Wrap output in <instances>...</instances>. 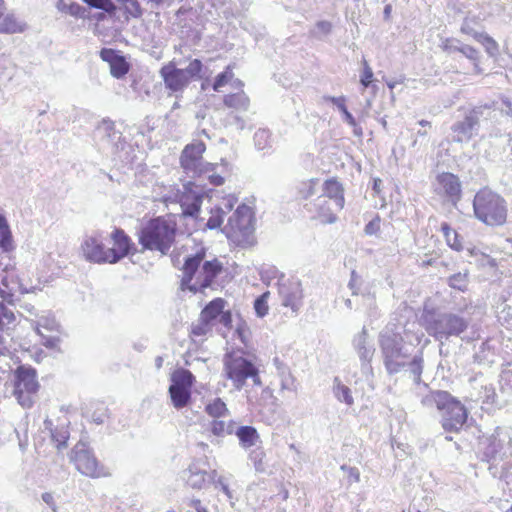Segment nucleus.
<instances>
[{
  "mask_svg": "<svg viewBox=\"0 0 512 512\" xmlns=\"http://www.w3.org/2000/svg\"><path fill=\"white\" fill-rule=\"evenodd\" d=\"M176 229L161 217L151 219L138 232V241L144 250L167 254L175 241Z\"/></svg>",
  "mask_w": 512,
  "mask_h": 512,
  "instance_id": "nucleus-4",
  "label": "nucleus"
},
{
  "mask_svg": "<svg viewBox=\"0 0 512 512\" xmlns=\"http://www.w3.org/2000/svg\"><path fill=\"white\" fill-rule=\"evenodd\" d=\"M97 135L108 146H114L121 138V133L115 130L114 125L106 121L97 128Z\"/></svg>",
  "mask_w": 512,
  "mask_h": 512,
  "instance_id": "nucleus-33",
  "label": "nucleus"
},
{
  "mask_svg": "<svg viewBox=\"0 0 512 512\" xmlns=\"http://www.w3.org/2000/svg\"><path fill=\"white\" fill-rule=\"evenodd\" d=\"M234 434L237 436L240 445L245 448H251L260 442V436L255 427L245 425L237 426L234 430Z\"/></svg>",
  "mask_w": 512,
  "mask_h": 512,
  "instance_id": "nucleus-27",
  "label": "nucleus"
},
{
  "mask_svg": "<svg viewBox=\"0 0 512 512\" xmlns=\"http://www.w3.org/2000/svg\"><path fill=\"white\" fill-rule=\"evenodd\" d=\"M225 326L228 329H233L232 339L236 337L241 341L245 346L248 345V341L250 338V330L248 329L246 322H237L236 327L234 328L232 322H224Z\"/></svg>",
  "mask_w": 512,
  "mask_h": 512,
  "instance_id": "nucleus-40",
  "label": "nucleus"
},
{
  "mask_svg": "<svg viewBox=\"0 0 512 512\" xmlns=\"http://www.w3.org/2000/svg\"><path fill=\"white\" fill-rule=\"evenodd\" d=\"M317 209L318 217L321 222L326 224H332L337 220L336 212L342 208H335L333 200L327 197H318L314 203Z\"/></svg>",
  "mask_w": 512,
  "mask_h": 512,
  "instance_id": "nucleus-25",
  "label": "nucleus"
},
{
  "mask_svg": "<svg viewBox=\"0 0 512 512\" xmlns=\"http://www.w3.org/2000/svg\"><path fill=\"white\" fill-rule=\"evenodd\" d=\"M107 418L108 409L103 405L98 406L91 415V420L98 425L103 424Z\"/></svg>",
  "mask_w": 512,
  "mask_h": 512,
  "instance_id": "nucleus-56",
  "label": "nucleus"
},
{
  "mask_svg": "<svg viewBox=\"0 0 512 512\" xmlns=\"http://www.w3.org/2000/svg\"><path fill=\"white\" fill-rule=\"evenodd\" d=\"M14 395L23 408L33 405V395L39 389L37 372L31 366L20 365L14 372Z\"/></svg>",
  "mask_w": 512,
  "mask_h": 512,
  "instance_id": "nucleus-7",
  "label": "nucleus"
},
{
  "mask_svg": "<svg viewBox=\"0 0 512 512\" xmlns=\"http://www.w3.org/2000/svg\"><path fill=\"white\" fill-rule=\"evenodd\" d=\"M464 44H462L459 40L455 39H447L443 45V50L451 55L456 52H461V47H463Z\"/></svg>",
  "mask_w": 512,
  "mask_h": 512,
  "instance_id": "nucleus-58",
  "label": "nucleus"
},
{
  "mask_svg": "<svg viewBox=\"0 0 512 512\" xmlns=\"http://www.w3.org/2000/svg\"><path fill=\"white\" fill-rule=\"evenodd\" d=\"M205 150L206 145L200 140H195L184 147L180 156V164L186 174H191L193 177L201 175L204 170L203 153Z\"/></svg>",
  "mask_w": 512,
  "mask_h": 512,
  "instance_id": "nucleus-12",
  "label": "nucleus"
},
{
  "mask_svg": "<svg viewBox=\"0 0 512 512\" xmlns=\"http://www.w3.org/2000/svg\"><path fill=\"white\" fill-rule=\"evenodd\" d=\"M194 382V375L187 369L180 368L173 372L168 392L176 409H182L191 402Z\"/></svg>",
  "mask_w": 512,
  "mask_h": 512,
  "instance_id": "nucleus-8",
  "label": "nucleus"
},
{
  "mask_svg": "<svg viewBox=\"0 0 512 512\" xmlns=\"http://www.w3.org/2000/svg\"><path fill=\"white\" fill-rule=\"evenodd\" d=\"M410 374L413 376L415 383H420L421 374L423 372V357L422 353L415 355L410 362H406Z\"/></svg>",
  "mask_w": 512,
  "mask_h": 512,
  "instance_id": "nucleus-43",
  "label": "nucleus"
},
{
  "mask_svg": "<svg viewBox=\"0 0 512 512\" xmlns=\"http://www.w3.org/2000/svg\"><path fill=\"white\" fill-rule=\"evenodd\" d=\"M85 259L93 263H111L109 248L105 249L103 243L96 237H87L82 243Z\"/></svg>",
  "mask_w": 512,
  "mask_h": 512,
  "instance_id": "nucleus-19",
  "label": "nucleus"
},
{
  "mask_svg": "<svg viewBox=\"0 0 512 512\" xmlns=\"http://www.w3.org/2000/svg\"><path fill=\"white\" fill-rule=\"evenodd\" d=\"M44 425L45 428L50 431L52 440L56 443V447L58 449L66 447L67 441L69 439V431L67 429V425L62 424L61 426L53 427V423L49 419L44 421Z\"/></svg>",
  "mask_w": 512,
  "mask_h": 512,
  "instance_id": "nucleus-28",
  "label": "nucleus"
},
{
  "mask_svg": "<svg viewBox=\"0 0 512 512\" xmlns=\"http://www.w3.org/2000/svg\"><path fill=\"white\" fill-rule=\"evenodd\" d=\"M265 453L261 448L252 450L249 454V459L253 462V465L258 472L265 471L266 465L264 462Z\"/></svg>",
  "mask_w": 512,
  "mask_h": 512,
  "instance_id": "nucleus-51",
  "label": "nucleus"
},
{
  "mask_svg": "<svg viewBox=\"0 0 512 512\" xmlns=\"http://www.w3.org/2000/svg\"><path fill=\"white\" fill-rule=\"evenodd\" d=\"M380 229V218L377 216L376 218L369 221L365 226V233L367 235H375Z\"/></svg>",
  "mask_w": 512,
  "mask_h": 512,
  "instance_id": "nucleus-62",
  "label": "nucleus"
},
{
  "mask_svg": "<svg viewBox=\"0 0 512 512\" xmlns=\"http://www.w3.org/2000/svg\"><path fill=\"white\" fill-rule=\"evenodd\" d=\"M71 459L76 469L85 476L100 478L109 475L105 467L99 463L93 451L81 441L74 446Z\"/></svg>",
  "mask_w": 512,
  "mask_h": 512,
  "instance_id": "nucleus-9",
  "label": "nucleus"
},
{
  "mask_svg": "<svg viewBox=\"0 0 512 512\" xmlns=\"http://www.w3.org/2000/svg\"><path fill=\"white\" fill-rule=\"evenodd\" d=\"M473 121V118L466 114L463 120L453 124L452 131L455 141L468 142L477 133L479 127Z\"/></svg>",
  "mask_w": 512,
  "mask_h": 512,
  "instance_id": "nucleus-23",
  "label": "nucleus"
},
{
  "mask_svg": "<svg viewBox=\"0 0 512 512\" xmlns=\"http://www.w3.org/2000/svg\"><path fill=\"white\" fill-rule=\"evenodd\" d=\"M216 474V470H213L208 474L205 470H202L195 464H192L188 469L182 472V478L191 488L202 489L207 482L214 481Z\"/></svg>",
  "mask_w": 512,
  "mask_h": 512,
  "instance_id": "nucleus-22",
  "label": "nucleus"
},
{
  "mask_svg": "<svg viewBox=\"0 0 512 512\" xmlns=\"http://www.w3.org/2000/svg\"><path fill=\"white\" fill-rule=\"evenodd\" d=\"M496 110V103L489 102L480 104L472 108L467 115L473 118V122L479 127L481 121H487L491 118L492 113Z\"/></svg>",
  "mask_w": 512,
  "mask_h": 512,
  "instance_id": "nucleus-30",
  "label": "nucleus"
},
{
  "mask_svg": "<svg viewBox=\"0 0 512 512\" xmlns=\"http://www.w3.org/2000/svg\"><path fill=\"white\" fill-rule=\"evenodd\" d=\"M423 406L436 407L442 411V427L447 432H458L465 425L468 418L466 407L447 391H431L421 399Z\"/></svg>",
  "mask_w": 512,
  "mask_h": 512,
  "instance_id": "nucleus-1",
  "label": "nucleus"
},
{
  "mask_svg": "<svg viewBox=\"0 0 512 512\" xmlns=\"http://www.w3.org/2000/svg\"><path fill=\"white\" fill-rule=\"evenodd\" d=\"M362 64L363 70L360 75V83L364 88H367L372 83L374 74L372 68L365 59H363Z\"/></svg>",
  "mask_w": 512,
  "mask_h": 512,
  "instance_id": "nucleus-55",
  "label": "nucleus"
},
{
  "mask_svg": "<svg viewBox=\"0 0 512 512\" xmlns=\"http://www.w3.org/2000/svg\"><path fill=\"white\" fill-rule=\"evenodd\" d=\"M254 230V213L252 208L246 204L239 205L222 228V232L228 239L243 246L253 243Z\"/></svg>",
  "mask_w": 512,
  "mask_h": 512,
  "instance_id": "nucleus-6",
  "label": "nucleus"
},
{
  "mask_svg": "<svg viewBox=\"0 0 512 512\" xmlns=\"http://www.w3.org/2000/svg\"><path fill=\"white\" fill-rule=\"evenodd\" d=\"M223 101L227 107L240 111H247L250 104L248 96L243 91L226 95Z\"/></svg>",
  "mask_w": 512,
  "mask_h": 512,
  "instance_id": "nucleus-34",
  "label": "nucleus"
},
{
  "mask_svg": "<svg viewBox=\"0 0 512 512\" xmlns=\"http://www.w3.org/2000/svg\"><path fill=\"white\" fill-rule=\"evenodd\" d=\"M473 211L479 221L489 226H501L507 219L506 201L488 188H483L475 194Z\"/></svg>",
  "mask_w": 512,
  "mask_h": 512,
  "instance_id": "nucleus-3",
  "label": "nucleus"
},
{
  "mask_svg": "<svg viewBox=\"0 0 512 512\" xmlns=\"http://www.w3.org/2000/svg\"><path fill=\"white\" fill-rule=\"evenodd\" d=\"M215 483L216 488H220L221 491L229 498L232 499V492L230 491L228 485L224 482L223 478L220 477L217 481H213Z\"/></svg>",
  "mask_w": 512,
  "mask_h": 512,
  "instance_id": "nucleus-64",
  "label": "nucleus"
},
{
  "mask_svg": "<svg viewBox=\"0 0 512 512\" xmlns=\"http://www.w3.org/2000/svg\"><path fill=\"white\" fill-rule=\"evenodd\" d=\"M96 9L103 10L104 12L113 15L115 14L117 7L111 0H100Z\"/></svg>",
  "mask_w": 512,
  "mask_h": 512,
  "instance_id": "nucleus-61",
  "label": "nucleus"
},
{
  "mask_svg": "<svg viewBox=\"0 0 512 512\" xmlns=\"http://www.w3.org/2000/svg\"><path fill=\"white\" fill-rule=\"evenodd\" d=\"M165 88L171 93H181L191 83L181 68H177L174 62L164 65L160 71Z\"/></svg>",
  "mask_w": 512,
  "mask_h": 512,
  "instance_id": "nucleus-14",
  "label": "nucleus"
},
{
  "mask_svg": "<svg viewBox=\"0 0 512 512\" xmlns=\"http://www.w3.org/2000/svg\"><path fill=\"white\" fill-rule=\"evenodd\" d=\"M323 99L325 101L331 102L333 105H335L339 109V111H341V113L343 115V120L347 124H354V116L348 111L346 104H345L346 98L344 96H339V97L324 96Z\"/></svg>",
  "mask_w": 512,
  "mask_h": 512,
  "instance_id": "nucleus-39",
  "label": "nucleus"
},
{
  "mask_svg": "<svg viewBox=\"0 0 512 512\" xmlns=\"http://www.w3.org/2000/svg\"><path fill=\"white\" fill-rule=\"evenodd\" d=\"M332 31V23L326 20L318 21L315 27L309 31V35L318 40H322Z\"/></svg>",
  "mask_w": 512,
  "mask_h": 512,
  "instance_id": "nucleus-46",
  "label": "nucleus"
},
{
  "mask_svg": "<svg viewBox=\"0 0 512 512\" xmlns=\"http://www.w3.org/2000/svg\"><path fill=\"white\" fill-rule=\"evenodd\" d=\"M281 303L284 307L290 308L292 313L299 310L302 305V288L298 281L293 280H281L278 288ZM287 317H294L293 314L287 315Z\"/></svg>",
  "mask_w": 512,
  "mask_h": 512,
  "instance_id": "nucleus-13",
  "label": "nucleus"
},
{
  "mask_svg": "<svg viewBox=\"0 0 512 512\" xmlns=\"http://www.w3.org/2000/svg\"><path fill=\"white\" fill-rule=\"evenodd\" d=\"M352 344L360 359L362 371L370 370L375 348L374 345L368 341V334L365 327H363L360 333L354 336Z\"/></svg>",
  "mask_w": 512,
  "mask_h": 512,
  "instance_id": "nucleus-16",
  "label": "nucleus"
},
{
  "mask_svg": "<svg viewBox=\"0 0 512 512\" xmlns=\"http://www.w3.org/2000/svg\"><path fill=\"white\" fill-rule=\"evenodd\" d=\"M37 332L41 336V344L48 349H59L62 331L59 322H37Z\"/></svg>",
  "mask_w": 512,
  "mask_h": 512,
  "instance_id": "nucleus-20",
  "label": "nucleus"
},
{
  "mask_svg": "<svg viewBox=\"0 0 512 512\" xmlns=\"http://www.w3.org/2000/svg\"><path fill=\"white\" fill-rule=\"evenodd\" d=\"M205 255V249L201 248L195 254L189 255L185 258L182 268L183 276L181 279V288L183 290L189 289L192 292H197L198 287L196 285H191V282L199 269L200 264L203 262Z\"/></svg>",
  "mask_w": 512,
  "mask_h": 512,
  "instance_id": "nucleus-17",
  "label": "nucleus"
},
{
  "mask_svg": "<svg viewBox=\"0 0 512 512\" xmlns=\"http://www.w3.org/2000/svg\"><path fill=\"white\" fill-rule=\"evenodd\" d=\"M359 281H360V276L356 273L355 270H353L351 272V278H350L348 286L352 290V294H354V295H356L358 293Z\"/></svg>",
  "mask_w": 512,
  "mask_h": 512,
  "instance_id": "nucleus-63",
  "label": "nucleus"
},
{
  "mask_svg": "<svg viewBox=\"0 0 512 512\" xmlns=\"http://www.w3.org/2000/svg\"><path fill=\"white\" fill-rule=\"evenodd\" d=\"M212 322H197L192 325L191 336L193 341H197V338L204 337L212 331Z\"/></svg>",
  "mask_w": 512,
  "mask_h": 512,
  "instance_id": "nucleus-50",
  "label": "nucleus"
},
{
  "mask_svg": "<svg viewBox=\"0 0 512 512\" xmlns=\"http://www.w3.org/2000/svg\"><path fill=\"white\" fill-rule=\"evenodd\" d=\"M434 192L445 198L453 206H457L462 197V184L458 176L450 172H443L436 176L433 182Z\"/></svg>",
  "mask_w": 512,
  "mask_h": 512,
  "instance_id": "nucleus-11",
  "label": "nucleus"
},
{
  "mask_svg": "<svg viewBox=\"0 0 512 512\" xmlns=\"http://www.w3.org/2000/svg\"><path fill=\"white\" fill-rule=\"evenodd\" d=\"M203 200L202 190L191 181L183 184V190L177 194L181 215L185 218H197L201 210Z\"/></svg>",
  "mask_w": 512,
  "mask_h": 512,
  "instance_id": "nucleus-10",
  "label": "nucleus"
},
{
  "mask_svg": "<svg viewBox=\"0 0 512 512\" xmlns=\"http://www.w3.org/2000/svg\"><path fill=\"white\" fill-rule=\"evenodd\" d=\"M129 71V64L126 62L123 56L118 57L110 65V73L113 77L119 79L126 75Z\"/></svg>",
  "mask_w": 512,
  "mask_h": 512,
  "instance_id": "nucleus-49",
  "label": "nucleus"
},
{
  "mask_svg": "<svg viewBox=\"0 0 512 512\" xmlns=\"http://www.w3.org/2000/svg\"><path fill=\"white\" fill-rule=\"evenodd\" d=\"M474 39L485 47L486 52L490 56L494 57L498 54L499 46L497 42L488 34L482 32L481 34L477 35V37H475Z\"/></svg>",
  "mask_w": 512,
  "mask_h": 512,
  "instance_id": "nucleus-45",
  "label": "nucleus"
},
{
  "mask_svg": "<svg viewBox=\"0 0 512 512\" xmlns=\"http://www.w3.org/2000/svg\"><path fill=\"white\" fill-rule=\"evenodd\" d=\"M87 13V9L84 6H81L78 3H70L67 8V14L74 16L76 18H85Z\"/></svg>",
  "mask_w": 512,
  "mask_h": 512,
  "instance_id": "nucleus-57",
  "label": "nucleus"
},
{
  "mask_svg": "<svg viewBox=\"0 0 512 512\" xmlns=\"http://www.w3.org/2000/svg\"><path fill=\"white\" fill-rule=\"evenodd\" d=\"M202 69H203V64H202L201 60L193 59L192 61H190V63L188 64V66L186 68L182 69V71H184L186 77L191 82L192 80L201 79Z\"/></svg>",
  "mask_w": 512,
  "mask_h": 512,
  "instance_id": "nucleus-47",
  "label": "nucleus"
},
{
  "mask_svg": "<svg viewBox=\"0 0 512 512\" xmlns=\"http://www.w3.org/2000/svg\"><path fill=\"white\" fill-rule=\"evenodd\" d=\"M24 29V25L17 21L14 15L8 14L6 15L2 21L0 22V32L1 33H18L22 32Z\"/></svg>",
  "mask_w": 512,
  "mask_h": 512,
  "instance_id": "nucleus-41",
  "label": "nucleus"
},
{
  "mask_svg": "<svg viewBox=\"0 0 512 512\" xmlns=\"http://www.w3.org/2000/svg\"><path fill=\"white\" fill-rule=\"evenodd\" d=\"M236 428V422L229 420L228 422L220 419H214L210 423V431L213 435L218 437H224L234 433Z\"/></svg>",
  "mask_w": 512,
  "mask_h": 512,
  "instance_id": "nucleus-36",
  "label": "nucleus"
},
{
  "mask_svg": "<svg viewBox=\"0 0 512 512\" xmlns=\"http://www.w3.org/2000/svg\"><path fill=\"white\" fill-rule=\"evenodd\" d=\"M466 58L473 62H477L479 60V52L474 47L470 45H463L461 47V52Z\"/></svg>",
  "mask_w": 512,
  "mask_h": 512,
  "instance_id": "nucleus-60",
  "label": "nucleus"
},
{
  "mask_svg": "<svg viewBox=\"0 0 512 512\" xmlns=\"http://www.w3.org/2000/svg\"><path fill=\"white\" fill-rule=\"evenodd\" d=\"M426 329L442 341L450 336H458L467 328L466 322H424Z\"/></svg>",
  "mask_w": 512,
  "mask_h": 512,
  "instance_id": "nucleus-21",
  "label": "nucleus"
},
{
  "mask_svg": "<svg viewBox=\"0 0 512 512\" xmlns=\"http://www.w3.org/2000/svg\"><path fill=\"white\" fill-rule=\"evenodd\" d=\"M320 197H327L330 200H333L335 208L344 207L345 200L343 195V187L338 181L334 179L325 181L323 187V195Z\"/></svg>",
  "mask_w": 512,
  "mask_h": 512,
  "instance_id": "nucleus-26",
  "label": "nucleus"
},
{
  "mask_svg": "<svg viewBox=\"0 0 512 512\" xmlns=\"http://www.w3.org/2000/svg\"><path fill=\"white\" fill-rule=\"evenodd\" d=\"M273 364L277 369L279 377L281 378L282 389L293 390L295 388V378L291 374L289 367L278 357L273 359Z\"/></svg>",
  "mask_w": 512,
  "mask_h": 512,
  "instance_id": "nucleus-31",
  "label": "nucleus"
},
{
  "mask_svg": "<svg viewBox=\"0 0 512 512\" xmlns=\"http://www.w3.org/2000/svg\"><path fill=\"white\" fill-rule=\"evenodd\" d=\"M272 135L269 130L260 128L254 134V144L258 150H265L272 147Z\"/></svg>",
  "mask_w": 512,
  "mask_h": 512,
  "instance_id": "nucleus-42",
  "label": "nucleus"
},
{
  "mask_svg": "<svg viewBox=\"0 0 512 512\" xmlns=\"http://www.w3.org/2000/svg\"><path fill=\"white\" fill-rule=\"evenodd\" d=\"M226 301L222 298H215L201 312L200 320H216L218 316H221L219 320H232V314L230 311H225Z\"/></svg>",
  "mask_w": 512,
  "mask_h": 512,
  "instance_id": "nucleus-24",
  "label": "nucleus"
},
{
  "mask_svg": "<svg viewBox=\"0 0 512 512\" xmlns=\"http://www.w3.org/2000/svg\"><path fill=\"white\" fill-rule=\"evenodd\" d=\"M0 249L3 253H9L15 249L10 227L3 215H0Z\"/></svg>",
  "mask_w": 512,
  "mask_h": 512,
  "instance_id": "nucleus-32",
  "label": "nucleus"
},
{
  "mask_svg": "<svg viewBox=\"0 0 512 512\" xmlns=\"http://www.w3.org/2000/svg\"><path fill=\"white\" fill-rule=\"evenodd\" d=\"M458 13L464 14L463 23L460 31L463 34L469 35L473 38L481 34L482 23L486 18V13L479 6L464 7V9L458 8Z\"/></svg>",
  "mask_w": 512,
  "mask_h": 512,
  "instance_id": "nucleus-15",
  "label": "nucleus"
},
{
  "mask_svg": "<svg viewBox=\"0 0 512 512\" xmlns=\"http://www.w3.org/2000/svg\"><path fill=\"white\" fill-rule=\"evenodd\" d=\"M116 248H109L111 264L119 262L121 259L131 253L134 243L131 238L120 228H116L111 234Z\"/></svg>",
  "mask_w": 512,
  "mask_h": 512,
  "instance_id": "nucleus-18",
  "label": "nucleus"
},
{
  "mask_svg": "<svg viewBox=\"0 0 512 512\" xmlns=\"http://www.w3.org/2000/svg\"><path fill=\"white\" fill-rule=\"evenodd\" d=\"M233 77V72L230 66H227L226 69L219 73L215 81L213 83L214 91H219L221 87L225 86Z\"/></svg>",
  "mask_w": 512,
  "mask_h": 512,
  "instance_id": "nucleus-54",
  "label": "nucleus"
},
{
  "mask_svg": "<svg viewBox=\"0 0 512 512\" xmlns=\"http://www.w3.org/2000/svg\"><path fill=\"white\" fill-rule=\"evenodd\" d=\"M395 323L388 324L380 333V347L384 364L389 374L400 372L406 364L407 354L403 351V338Z\"/></svg>",
  "mask_w": 512,
  "mask_h": 512,
  "instance_id": "nucleus-5",
  "label": "nucleus"
},
{
  "mask_svg": "<svg viewBox=\"0 0 512 512\" xmlns=\"http://www.w3.org/2000/svg\"><path fill=\"white\" fill-rule=\"evenodd\" d=\"M441 231L449 247L456 251H461L463 249L459 234L453 230L448 223L443 222L441 224Z\"/></svg>",
  "mask_w": 512,
  "mask_h": 512,
  "instance_id": "nucleus-38",
  "label": "nucleus"
},
{
  "mask_svg": "<svg viewBox=\"0 0 512 512\" xmlns=\"http://www.w3.org/2000/svg\"><path fill=\"white\" fill-rule=\"evenodd\" d=\"M268 297L269 292H265L254 300V310L259 318L264 317L268 312Z\"/></svg>",
  "mask_w": 512,
  "mask_h": 512,
  "instance_id": "nucleus-52",
  "label": "nucleus"
},
{
  "mask_svg": "<svg viewBox=\"0 0 512 512\" xmlns=\"http://www.w3.org/2000/svg\"><path fill=\"white\" fill-rule=\"evenodd\" d=\"M468 284L469 279L467 271L455 273L448 278V285L451 288L457 289L459 291H465L468 287Z\"/></svg>",
  "mask_w": 512,
  "mask_h": 512,
  "instance_id": "nucleus-44",
  "label": "nucleus"
},
{
  "mask_svg": "<svg viewBox=\"0 0 512 512\" xmlns=\"http://www.w3.org/2000/svg\"><path fill=\"white\" fill-rule=\"evenodd\" d=\"M124 6L125 12L133 18H140L143 14V10L138 0H123L121 3Z\"/></svg>",
  "mask_w": 512,
  "mask_h": 512,
  "instance_id": "nucleus-53",
  "label": "nucleus"
},
{
  "mask_svg": "<svg viewBox=\"0 0 512 512\" xmlns=\"http://www.w3.org/2000/svg\"><path fill=\"white\" fill-rule=\"evenodd\" d=\"M224 215H225L224 208L216 207L215 209H212L211 215L205 224L206 228H208L210 230L220 228L223 223Z\"/></svg>",
  "mask_w": 512,
  "mask_h": 512,
  "instance_id": "nucleus-48",
  "label": "nucleus"
},
{
  "mask_svg": "<svg viewBox=\"0 0 512 512\" xmlns=\"http://www.w3.org/2000/svg\"><path fill=\"white\" fill-rule=\"evenodd\" d=\"M121 55L116 50L111 48H103L100 51V57L103 61L109 63V66Z\"/></svg>",
  "mask_w": 512,
  "mask_h": 512,
  "instance_id": "nucleus-59",
  "label": "nucleus"
},
{
  "mask_svg": "<svg viewBox=\"0 0 512 512\" xmlns=\"http://www.w3.org/2000/svg\"><path fill=\"white\" fill-rule=\"evenodd\" d=\"M222 270V264L217 260L213 259L205 261L202 265V272L204 274L203 280L200 283L201 288L210 287L214 279Z\"/></svg>",
  "mask_w": 512,
  "mask_h": 512,
  "instance_id": "nucleus-29",
  "label": "nucleus"
},
{
  "mask_svg": "<svg viewBox=\"0 0 512 512\" xmlns=\"http://www.w3.org/2000/svg\"><path fill=\"white\" fill-rule=\"evenodd\" d=\"M333 394L338 401L343 402L348 406H352L354 404L351 389L344 385L339 377H335L333 380Z\"/></svg>",
  "mask_w": 512,
  "mask_h": 512,
  "instance_id": "nucleus-35",
  "label": "nucleus"
},
{
  "mask_svg": "<svg viewBox=\"0 0 512 512\" xmlns=\"http://www.w3.org/2000/svg\"><path fill=\"white\" fill-rule=\"evenodd\" d=\"M206 413L214 419L229 416L230 412L221 398H215L205 407Z\"/></svg>",
  "mask_w": 512,
  "mask_h": 512,
  "instance_id": "nucleus-37",
  "label": "nucleus"
},
{
  "mask_svg": "<svg viewBox=\"0 0 512 512\" xmlns=\"http://www.w3.org/2000/svg\"><path fill=\"white\" fill-rule=\"evenodd\" d=\"M254 358L242 348L227 350L224 354L223 371L226 378L232 381L235 389L241 390L249 378L255 386H262Z\"/></svg>",
  "mask_w": 512,
  "mask_h": 512,
  "instance_id": "nucleus-2",
  "label": "nucleus"
}]
</instances>
